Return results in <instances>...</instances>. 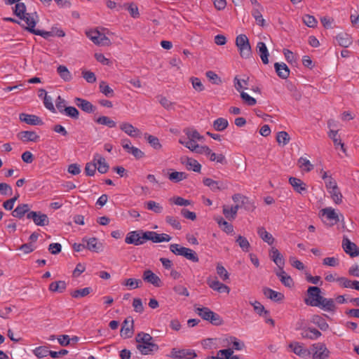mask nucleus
Returning <instances> with one entry per match:
<instances>
[{
    "label": "nucleus",
    "instance_id": "nucleus-1",
    "mask_svg": "<svg viewBox=\"0 0 359 359\" xmlns=\"http://www.w3.org/2000/svg\"><path fill=\"white\" fill-rule=\"evenodd\" d=\"M137 350L143 355L153 354L157 352L159 346L154 343V338L148 333L140 332L135 337Z\"/></svg>",
    "mask_w": 359,
    "mask_h": 359
},
{
    "label": "nucleus",
    "instance_id": "nucleus-2",
    "mask_svg": "<svg viewBox=\"0 0 359 359\" xmlns=\"http://www.w3.org/2000/svg\"><path fill=\"white\" fill-rule=\"evenodd\" d=\"M108 33V29L103 27L91 29V41L97 46H109L111 42L107 36Z\"/></svg>",
    "mask_w": 359,
    "mask_h": 359
},
{
    "label": "nucleus",
    "instance_id": "nucleus-3",
    "mask_svg": "<svg viewBox=\"0 0 359 359\" xmlns=\"http://www.w3.org/2000/svg\"><path fill=\"white\" fill-rule=\"evenodd\" d=\"M170 250L175 255L182 256L193 262H198L199 261L195 251L190 248L182 247L179 244H171L170 245Z\"/></svg>",
    "mask_w": 359,
    "mask_h": 359
},
{
    "label": "nucleus",
    "instance_id": "nucleus-4",
    "mask_svg": "<svg viewBox=\"0 0 359 359\" xmlns=\"http://www.w3.org/2000/svg\"><path fill=\"white\" fill-rule=\"evenodd\" d=\"M236 45L241 57L247 59L251 57V46L245 34H241L236 36Z\"/></svg>",
    "mask_w": 359,
    "mask_h": 359
},
{
    "label": "nucleus",
    "instance_id": "nucleus-5",
    "mask_svg": "<svg viewBox=\"0 0 359 359\" xmlns=\"http://www.w3.org/2000/svg\"><path fill=\"white\" fill-rule=\"evenodd\" d=\"M196 311L203 320L210 322L214 325H221L223 323V320L219 315L208 307L196 308Z\"/></svg>",
    "mask_w": 359,
    "mask_h": 359
},
{
    "label": "nucleus",
    "instance_id": "nucleus-6",
    "mask_svg": "<svg viewBox=\"0 0 359 359\" xmlns=\"http://www.w3.org/2000/svg\"><path fill=\"white\" fill-rule=\"evenodd\" d=\"M321 290L317 286H310L307 290V297L304 299V303L311 306H317L320 304L322 297Z\"/></svg>",
    "mask_w": 359,
    "mask_h": 359
},
{
    "label": "nucleus",
    "instance_id": "nucleus-7",
    "mask_svg": "<svg viewBox=\"0 0 359 359\" xmlns=\"http://www.w3.org/2000/svg\"><path fill=\"white\" fill-rule=\"evenodd\" d=\"M145 236H147V231L142 230L133 231L127 233L125 242L127 244L140 245L147 241V238H145Z\"/></svg>",
    "mask_w": 359,
    "mask_h": 359
},
{
    "label": "nucleus",
    "instance_id": "nucleus-8",
    "mask_svg": "<svg viewBox=\"0 0 359 359\" xmlns=\"http://www.w3.org/2000/svg\"><path fill=\"white\" fill-rule=\"evenodd\" d=\"M312 359H327L330 352L324 343L318 342L312 344Z\"/></svg>",
    "mask_w": 359,
    "mask_h": 359
},
{
    "label": "nucleus",
    "instance_id": "nucleus-9",
    "mask_svg": "<svg viewBox=\"0 0 359 359\" xmlns=\"http://www.w3.org/2000/svg\"><path fill=\"white\" fill-rule=\"evenodd\" d=\"M168 356L173 359H194L197 356V355L196 352L191 349H179L173 348L171 349V351Z\"/></svg>",
    "mask_w": 359,
    "mask_h": 359
},
{
    "label": "nucleus",
    "instance_id": "nucleus-10",
    "mask_svg": "<svg viewBox=\"0 0 359 359\" xmlns=\"http://www.w3.org/2000/svg\"><path fill=\"white\" fill-rule=\"evenodd\" d=\"M93 166L94 169L91 170V177L95 175L96 169H97L98 172L101 174H104L107 172L109 168L105 158L98 154L94 156Z\"/></svg>",
    "mask_w": 359,
    "mask_h": 359
},
{
    "label": "nucleus",
    "instance_id": "nucleus-11",
    "mask_svg": "<svg viewBox=\"0 0 359 359\" xmlns=\"http://www.w3.org/2000/svg\"><path fill=\"white\" fill-rule=\"evenodd\" d=\"M203 183L214 192L228 189L227 182L215 181L211 178L206 177L203 180Z\"/></svg>",
    "mask_w": 359,
    "mask_h": 359
},
{
    "label": "nucleus",
    "instance_id": "nucleus-12",
    "mask_svg": "<svg viewBox=\"0 0 359 359\" xmlns=\"http://www.w3.org/2000/svg\"><path fill=\"white\" fill-rule=\"evenodd\" d=\"M134 320L129 316L125 319L121 329V336L124 339L130 338L133 334Z\"/></svg>",
    "mask_w": 359,
    "mask_h": 359
},
{
    "label": "nucleus",
    "instance_id": "nucleus-13",
    "mask_svg": "<svg viewBox=\"0 0 359 359\" xmlns=\"http://www.w3.org/2000/svg\"><path fill=\"white\" fill-rule=\"evenodd\" d=\"M342 247L346 253L348 254L351 257L359 255V248L346 237L343 238Z\"/></svg>",
    "mask_w": 359,
    "mask_h": 359
},
{
    "label": "nucleus",
    "instance_id": "nucleus-14",
    "mask_svg": "<svg viewBox=\"0 0 359 359\" xmlns=\"http://www.w3.org/2000/svg\"><path fill=\"white\" fill-rule=\"evenodd\" d=\"M288 347L294 354L299 357L306 358L310 356L311 355V351L309 349L304 348L302 346V344L299 342L292 341L289 344Z\"/></svg>",
    "mask_w": 359,
    "mask_h": 359
},
{
    "label": "nucleus",
    "instance_id": "nucleus-15",
    "mask_svg": "<svg viewBox=\"0 0 359 359\" xmlns=\"http://www.w3.org/2000/svg\"><path fill=\"white\" fill-rule=\"evenodd\" d=\"M19 119L20 121L31 126H42L43 124L41 118L34 114L21 113L19 115Z\"/></svg>",
    "mask_w": 359,
    "mask_h": 359
},
{
    "label": "nucleus",
    "instance_id": "nucleus-16",
    "mask_svg": "<svg viewBox=\"0 0 359 359\" xmlns=\"http://www.w3.org/2000/svg\"><path fill=\"white\" fill-rule=\"evenodd\" d=\"M147 241H151L153 243H162L169 242L171 240V236L167 233H158L155 231H147Z\"/></svg>",
    "mask_w": 359,
    "mask_h": 359
},
{
    "label": "nucleus",
    "instance_id": "nucleus-17",
    "mask_svg": "<svg viewBox=\"0 0 359 359\" xmlns=\"http://www.w3.org/2000/svg\"><path fill=\"white\" fill-rule=\"evenodd\" d=\"M142 279L157 287L162 285L160 278L149 269H147L143 272Z\"/></svg>",
    "mask_w": 359,
    "mask_h": 359
},
{
    "label": "nucleus",
    "instance_id": "nucleus-18",
    "mask_svg": "<svg viewBox=\"0 0 359 359\" xmlns=\"http://www.w3.org/2000/svg\"><path fill=\"white\" fill-rule=\"evenodd\" d=\"M32 15H35L37 17V14L36 12L32 13ZM19 18L22 20H24L27 25V26L25 27L24 29L29 33L32 34V32L35 29V26L36 25L37 20H35L34 17L32 16V14L29 13H25L24 15V17L21 16V18Z\"/></svg>",
    "mask_w": 359,
    "mask_h": 359
},
{
    "label": "nucleus",
    "instance_id": "nucleus-19",
    "mask_svg": "<svg viewBox=\"0 0 359 359\" xmlns=\"http://www.w3.org/2000/svg\"><path fill=\"white\" fill-rule=\"evenodd\" d=\"M18 139L22 140V142H36L39 140L40 137L36 134L34 131H29V130H25V131H21L18 133L17 135Z\"/></svg>",
    "mask_w": 359,
    "mask_h": 359
},
{
    "label": "nucleus",
    "instance_id": "nucleus-20",
    "mask_svg": "<svg viewBox=\"0 0 359 359\" xmlns=\"http://www.w3.org/2000/svg\"><path fill=\"white\" fill-rule=\"evenodd\" d=\"M269 256L279 269L283 268L285 265V259L278 249L272 247L270 250Z\"/></svg>",
    "mask_w": 359,
    "mask_h": 359
},
{
    "label": "nucleus",
    "instance_id": "nucleus-21",
    "mask_svg": "<svg viewBox=\"0 0 359 359\" xmlns=\"http://www.w3.org/2000/svg\"><path fill=\"white\" fill-rule=\"evenodd\" d=\"M289 182L294 190L297 193L302 194L304 192L306 191V184L302 180L290 177L289 178Z\"/></svg>",
    "mask_w": 359,
    "mask_h": 359
},
{
    "label": "nucleus",
    "instance_id": "nucleus-22",
    "mask_svg": "<svg viewBox=\"0 0 359 359\" xmlns=\"http://www.w3.org/2000/svg\"><path fill=\"white\" fill-rule=\"evenodd\" d=\"M322 335L321 332L316 328L307 327L303 328L301 332L302 338L315 340Z\"/></svg>",
    "mask_w": 359,
    "mask_h": 359
},
{
    "label": "nucleus",
    "instance_id": "nucleus-23",
    "mask_svg": "<svg viewBox=\"0 0 359 359\" xmlns=\"http://www.w3.org/2000/svg\"><path fill=\"white\" fill-rule=\"evenodd\" d=\"M263 293L267 298L276 302H280L284 299V294L283 293L276 292L269 287H264Z\"/></svg>",
    "mask_w": 359,
    "mask_h": 359
},
{
    "label": "nucleus",
    "instance_id": "nucleus-24",
    "mask_svg": "<svg viewBox=\"0 0 359 359\" xmlns=\"http://www.w3.org/2000/svg\"><path fill=\"white\" fill-rule=\"evenodd\" d=\"M316 307H319L324 311L334 312L337 307L334 303V300L333 299H327L324 297H322L320 300V304Z\"/></svg>",
    "mask_w": 359,
    "mask_h": 359
},
{
    "label": "nucleus",
    "instance_id": "nucleus-25",
    "mask_svg": "<svg viewBox=\"0 0 359 359\" xmlns=\"http://www.w3.org/2000/svg\"><path fill=\"white\" fill-rule=\"evenodd\" d=\"M256 50L259 55L262 62L264 65H267L269 63V53L266 44L262 41L258 42L256 46Z\"/></svg>",
    "mask_w": 359,
    "mask_h": 359
},
{
    "label": "nucleus",
    "instance_id": "nucleus-26",
    "mask_svg": "<svg viewBox=\"0 0 359 359\" xmlns=\"http://www.w3.org/2000/svg\"><path fill=\"white\" fill-rule=\"evenodd\" d=\"M274 68L277 75L282 79H286L290 76V69L283 62L279 63L276 62L274 64Z\"/></svg>",
    "mask_w": 359,
    "mask_h": 359
},
{
    "label": "nucleus",
    "instance_id": "nucleus-27",
    "mask_svg": "<svg viewBox=\"0 0 359 359\" xmlns=\"http://www.w3.org/2000/svg\"><path fill=\"white\" fill-rule=\"evenodd\" d=\"M336 40L338 44L344 48H347L353 43V39L347 33L341 32L336 36Z\"/></svg>",
    "mask_w": 359,
    "mask_h": 359
},
{
    "label": "nucleus",
    "instance_id": "nucleus-28",
    "mask_svg": "<svg viewBox=\"0 0 359 359\" xmlns=\"http://www.w3.org/2000/svg\"><path fill=\"white\" fill-rule=\"evenodd\" d=\"M120 129L132 137H135L140 134L138 128H135L132 124L127 122L122 123L120 125Z\"/></svg>",
    "mask_w": 359,
    "mask_h": 359
},
{
    "label": "nucleus",
    "instance_id": "nucleus-29",
    "mask_svg": "<svg viewBox=\"0 0 359 359\" xmlns=\"http://www.w3.org/2000/svg\"><path fill=\"white\" fill-rule=\"evenodd\" d=\"M30 210L29 205L27 203L19 204L11 212L14 217L18 219L22 218Z\"/></svg>",
    "mask_w": 359,
    "mask_h": 359
},
{
    "label": "nucleus",
    "instance_id": "nucleus-30",
    "mask_svg": "<svg viewBox=\"0 0 359 359\" xmlns=\"http://www.w3.org/2000/svg\"><path fill=\"white\" fill-rule=\"evenodd\" d=\"M276 276L280 278V282L285 287H290L293 285L294 283L290 276L287 275L283 270V268L280 269V271L276 272Z\"/></svg>",
    "mask_w": 359,
    "mask_h": 359
},
{
    "label": "nucleus",
    "instance_id": "nucleus-31",
    "mask_svg": "<svg viewBox=\"0 0 359 359\" xmlns=\"http://www.w3.org/2000/svg\"><path fill=\"white\" fill-rule=\"evenodd\" d=\"M33 222L37 226H44L48 225L49 219L47 215L42 213L41 211H36Z\"/></svg>",
    "mask_w": 359,
    "mask_h": 359
},
{
    "label": "nucleus",
    "instance_id": "nucleus-32",
    "mask_svg": "<svg viewBox=\"0 0 359 359\" xmlns=\"http://www.w3.org/2000/svg\"><path fill=\"white\" fill-rule=\"evenodd\" d=\"M321 213L323 216H325L328 220L334 222L332 224H337L339 221L338 215L336 213L334 210L332 208H326L321 210Z\"/></svg>",
    "mask_w": 359,
    "mask_h": 359
},
{
    "label": "nucleus",
    "instance_id": "nucleus-33",
    "mask_svg": "<svg viewBox=\"0 0 359 359\" xmlns=\"http://www.w3.org/2000/svg\"><path fill=\"white\" fill-rule=\"evenodd\" d=\"M239 208H241L240 205H236L235 206L231 207V208L226 205H224L222 212L226 218L229 219H234Z\"/></svg>",
    "mask_w": 359,
    "mask_h": 359
},
{
    "label": "nucleus",
    "instance_id": "nucleus-34",
    "mask_svg": "<svg viewBox=\"0 0 359 359\" xmlns=\"http://www.w3.org/2000/svg\"><path fill=\"white\" fill-rule=\"evenodd\" d=\"M337 133H338L337 130H331L329 132L328 136L332 140V141L334 142V145L335 146V147L337 148L338 146H340L341 150L344 154H346V147L344 146V144L341 142V140L340 137L337 136Z\"/></svg>",
    "mask_w": 359,
    "mask_h": 359
},
{
    "label": "nucleus",
    "instance_id": "nucleus-35",
    "mask_svg": "<svg viewBox=\"0 0 359 359\" xmlns=\"http://www.w3.org/2000/svg\"><path fill=\"white\" fill-rule=\"evenodd\" d=\"M257 233L259 236L269 245H272L275 241L274 238L269 233L264 227L260 226L257 229Z\"/></svg>",
    "mask_w": 359,
    "mask_h": 359
},
{
    "label": "nucleus",
    "instance_id": "nucleus-36",
    "mask_svg": "<svg viewBox=\"0 0 359 359\" xmlns=\"http://www.w3.org/2000/svg\"><path fill=\"white\" fill-rule=\"evenodd\" d=\"M311 322L316 325L323 331H325L329 328V325L326 320L319 315L313 316Z\"/></svg>",
    "mask_w": 359,
    "mask_h": 359
},
{
    "label": "nucleus",
    "instance_id": "nucleus-37",
    "mask_svg": "<svg viewBox=\"0 0 359 359\" xmlns=\"http://www.w3.org/2000/svg\"><path fill=\"white\" fill-rule=\"evenodd\" d=\"M66 283L63 280H58L51 283L49 285V290L52 292H63L66 289Z\"/></svg>",
    "mask_w": 359,
    "mask_h": 359
},
{
    "label": "nucleus",
    "instance_id": "nucleus-38",
    "mask_svg": "<svg viewBox=\"0 0 359 359\" xmlns=\"http://www.w3.org/2000/svg\"><path fill=\"white\" fill-rule=\"evenodd\" d=\"M144 207L155 213H161L163 210V206L154 201H147L144 203Z\"/></svg>",
    "mask_w": 359,
    "mask_h": 359
},
{
    "label": "nucleus",
    "instance_id": "nucleus-39",
    "mask_svg": "<svg viewBox=\"0 0 359 359\" xmlns=\"http://www.w3.org/2000/svg\"><path fill=\"white\" fill-rule=\"evenodd\" d=\"M328 192L330 193L332 199L336 204H341L342 203L343 196L338 186L329 190Z\"/></svg>",
    "mask_w": 359,
    "mask_h": 359
},
{
    "label": "nucleus",
    "instance_id": "nucleus-40",
    "mask_svg": "<svg viewBox=\"0 0 359 359\" xmlns=\"http://www.w3.org/2000/svg\"><path fill=\"white\" fill-rule=\"evenodd\" d=\"M229 126L227 119L224 118H218L213 122V128L217 131H223Z\"/></svg>",
    "mask_w": 359,
    "mask_h": 359
},
{
    "label": "nucleus",
    "instance_id": "nucleus-41",
    "mask_svg": "<svg viewBox=\"0 0 359 359\" xmlns=\"http://www.w3.org/2000/svg\"><path fill=\"white\" fill-rule=\"evenodd\" d=\"M100 91L107 97H113L114 92L105 81H101L99 85Z\"/></svg>",
    "mask_w": 359,
    "mask_h": 359
},
{
    "label": "nucleus",
    "instance_id": "nucleus-42",
    "mask_svg": "<svg viewBox=\"0 0 359 359\" xmlns=\"http://www.w3.org/2000/svg\"><path fill=\"white\" fill-rule=\"evenodd\" d=\"M250 304L253 306L255 311L260 316L266 317L269 314V311L266 310L259 302H250Z\"/></svg>",
    "mask_w": 359,
    "mask_h": 359
},
{
    "label": "nucleus",
    "instance_id": "nucleus-43",
    "mask_svg": "<svg viewBox=\"0 0 359 359\" xmlns=\"http://www.w3.org/2000/svg\"><path fill=\"white\" fill-rule=\"evenodd\" d=\"M188 175L184 172L175 171L169 174L168 178L173 182H179L187 178Z\"/></svg>",
    "mask_w": 359,
    "mask_h": 359
},
{
    "label": "nucleus",
    "instance_id": "nucleus-44",
    "mask_svg": "<svg viewBox=\"0 0 359 359\" xmlns=\"http://www.w3.org/2000/svg\"><path fill=\"white\" fill-rule=\"evenodd\" d=\"M186 166L188 170H191L196 172H200L201 169V165L196 160L191 158H187Z\"/></svg>",
    "mask_w": 359,
    "mask_h": 359
},
{
    "label": "nucleus",
    "instance_id": "nucleus-45",
    "mask_svg": "<svg viewBox=\"0 0 359 359\" xmlns=\"http://www.w3.org/2000/svg\"><path fill=\"white\" fill-rule=\"evenodd\" d=\"M74 103L81 110L90 113V102L80 97H76Z\"/></svg>",
    "mask_w": 359,
    "mask_h": 359
},
{
    "label": "nucleus",
    "instance_id": "nucleus-46",
    "mask_svg": "<svg viewBox=\"0 0 359 359\" xmlns=\"http://www.w3.org/2000/svg\"><path fill=\"white\" fill-rule=\"evenodd\" d=\"M184 133L187 135V139L194 140L195 141L203 140V136L201 135L196 130L186 128L184 130Z\"/></svg>",
    "mask_w": 359,
    "mask_h": 359
},
{
    "label": "nucleus",
    "instance_id": "nucleus-47",
    "mask_svg": "<svg viewBox=\"0 0 359 359\" xmlns=\"http://www.w3.org/2000/svg\"><path fill=\"white\" fill-rule=\"evenodd\" d=\"M57 72L60 76L65 81H69L72 79V75L68 69L64 65H59L57 69Z\"/></svg>",
    "mask_w": 359,
    "mask_h": 359
},
{
    "label": "nucleus",
    "instance_id": "nucleus-48",
    "mask_svg": "<svg viewBox=\"0 0 359 359\" xmlns=\"http://www.w3.org/2000/svg\"><path fill=\"white\" fill-rule=\"evenodd\" d=\"M13 10V14L18 18H21V16L24 17V15L27 13L26 6L22 2L17 3Z\"/></svg>",
    "mask_w": 359,
    "mask_h": 359
},
{
    "label": "nucleus",
    "instance_id": "nucleus-49",
    "mask_svg": "<svg viewBox=\"0 0 359 359\" xmlns=\"http://www.w3.org/2000/svg\"><path fill=\"white\" fill-rule=\"evenodd\" d=\"M219 226L226 233H231L233 231V226L231 223L225 221L222 217L216 219Z\"/></svg>",
    "mask_w": 359,
    "mask_h": 359
},
{
    "label": "nucleus",
    "instance_id": "nucleus-50",
    "mask_svg": "<svg viewBox=\"0 0 359 359\" xmlns=\"http://www.w3.org/2000/svg\"><path fill=\"white\" fill-rule=\"evenodd\" d=\"M95 122L100 125L107 126L109 128H115L116 126V123L111 120L109 117L102 116L95 120Z\"/></svg>",
    "mask_w": 359,
    "mask_h": 359
},
{
    "label": "nucleus",
    "instance_id": "nucleus-51",
    "mask_svg": "<svg viewBox=\"0 0 359 359\" xmlns=\"http://www.w3.org/2000/svg\"><path fill=\"white\" fill-rule=\"evenodd\" d=\"M104 244L95 238H91V250L97 253L104 251Z\"/></svg>",
    "mask_w": 359,
    "mask_h": 359
},
{
    "label": "nucleus",
    "instance_id": "nucleus-52",
    "mask_svg": "<svg viewBox=\"0 0 359 359\" xmlns=\"http://www.w3.org/2000/svg\"><path fill=\"white\" fill-rule=\"evenodd\" d=\"M142 282L140 279L135 278H128L124 280L121 284L126 287H128L129 289H135L142 285Z\"/></svg>",
    "mask_w": 359,
    "mask_h": 359
},
{
    "label": "nucleus",
    "instance_id": "nucleus-53",
    "mask_svg": "<svg viewBox=\"0 0 359 359\" xmlns=\"http://www.w3.org/2000/svg\"><path fill=\"white\" fill-rule=\"evenodd\" d=\"M34 354L38 358H42L44 357H46L48 355H50V353H51V351L48 350V347L41 346L36 347L34 351Z\"/></svg>",
    "mask_w": 359,
    "mask_h": 359
},
{
    "label": "nucleus",
    "instance_id": "nucleus-54",
    "mask_svg": "<svg viewBox=\"0 0 359 359\" xmlns=\"http://www.w3.org/2000/svg\"><path fill=\"white\" fill-rule=\"evenodd\" d=\"M64 113L67 116L70 117L73 119H78L79 117V111L74 107H67L63 109Z\"/></svg>",
    "mask_w": 359,
    "mask_h": 359
},
{
    "label": "nucleus",
    "instance_id": "nucleus-55",
    "mask_svg": "<svg viewBox=\"0 0 359 359\" xmlns=\"http://www.w3.org/2000/svg\"><path fill=\"white\" fill-rule=\"evenodd\" d=\"M290 139L288 133L285 131H280L277 133L276 141L279 144H282L283 146L287 144Z\"/></svg>",
    "mask_w": 359,
    "mask_h": 359
},
{
    "label": "nucleus",
    "instance_id": "nucleus-56",
    "mask_svg": "<svg viewBox=\"0 0 359 359\" xmlns=\"http://www.w3.org/2000/svg\"><path fill=\"white\" fill-rule=\"evenodd\" d=\"M236 242L238 244V245L241 247V248L243 250V251H244V252L249 251L250 245L245 237L239 235L237 237Z\"/></svg>",
    "mask_w": 359,
    "mask_h": 359
},
{
    "label": "nucleus",
    "instance_id": "nucleus-57",
    "mask_svg": "<svg viewBox=\"0 0 359 359\" xmlns=\"http://www.w3.org/2000/svg\"><path fill=\"white\" fill-rule=\"evenodd\" d=\"M145 138H147L148 142L150 144V145L155 149H161L162 147L161 144L159 142V140L158 137L151 135H147L145 134Z\"/></svg>",
    "mask_w": 359,
    "mask_h": 359
},
{
    "label": "nucleus",
    "instance_id": "nucleus-58",
    "mask_svg": "<svg viewBox=\"0 0 359 359\" xmlns=\"http://www.w3.org/2000/svg\"><path fill=\"white\" fill-rule=\"evenodd\" d=\"M298 163L299 168H303L306 172H310L313 169V165L306 158L300 157L298 160Z\"/></svg>",
    "mask_w": 359,
    "mask_h": 359
},
{
    "label": "nucleus",
    "instance_id": "nucleus-59",
    "mask_svg": "<svg viewBox=\"0 0 359 359\" xmlns=\"http://www.w3.org/2000/svg\"><path fill=\"white\" fill-rule=\"evenodd\" d=\"M84 248L90 250V238H87L86 237L83 238L82 243H75L73 245V249L76 252H80Z\"/></svg>",
    "mask_w": 359,
    "mask_h": 359
},
{
    "label": "nucleus",
    "instance_id": "nucleus-60",
    "mask_svg": "<svg viewBox=\"0 0 359 359\" xmlns=\"http://www.w3.org/2000/svg\"><path fill=\"white\" fill-rule=\"evenodd\" d=\"M240 206L243 208L245 210L251 212L255 209L254 203L246 196L243 197V200H241V205H240Z\"/></svg>",
    "mask_w": 359,
    "mask_h": 359
},
{
    "label": "nucleus",
    "instance_id": "nucleus-61",
    "mask_svg": "<svg viewBox=\"0 0 359 359\" xmlns=\"http://www.w3.org/2000/svg\"><path fill=\"white\" fill-rule=\"evenodd\" d=\"M126 151L132 154L136 159H140L144 156V153L142 151L131 145L130 149H127Z\"/></svg>",
    "mask_w": 359,
    "mask_h": 359
},
{
    "label": "nucleus",
    "instance_id": "nucleus-62",
    "mask_svg": "<svg viewBox=\"0 0 359 359\" xmlns=\"http://www.w3.org/2000/svg\"><path fill=\"white\" fill-rule=\"evenodd\" d=\"M252 15L255 19L256 23L262 27L264 26L265 20L262 17L260 11L257 8H253L252 11Z\"/></svg>",
    "mask_w": 359,
    "mask_h": 359
},
{
    "label": "nucleus",
    "instance_id": "nucleus-63",
    "mask_svg": "<svg viewBox=\"0 0 359 359\" xmlns=\"http://www.w3.org/2000/svg\"><path fill=\"white\" fill-rule=\"evenodd\" d=\"M179 143L184 145L191 151H194L196 145H198L196 141L191 139L184 140L183 138H180L179 140Z\"/></svg>",
    "mask_w": 359,
    "mask_h": 359
},
{
    "label": "nucleus",
    "instance_id": "nucleus-64",
    "mask_svg": "<svg viewBox=\"0 0 359 359\" xmlns=\"http://www.w3.org/2000/svg\"><path fill=\"white\" fill-rule=\"evenodd\" d=\"M303 21L306 26L312 28L316 27L318 24V21L315 17L310 15H304L303 16Z\"/></svg>",
    "mask_w": 359,
    "mask_h": 359
}]
</instances>
